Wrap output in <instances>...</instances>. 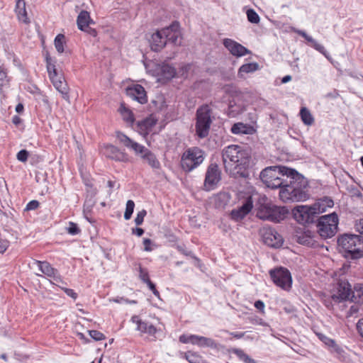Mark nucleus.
<instances>
[{"label": "nucleus", "instance_id": "nucleus-32", "mask_svg": "<svg viewBox=\"0 0 363 363\" xmlns=\"http://www.w3.org/2000/svg\"><path fill=\"white\" fill-rule=\"evenodd\" d=\"M119 111L123 116V119L130 124L135 122V117L133 111L128 108L125 107L124 104H121Z\"/></svg>", "mask_w": 363, "mask_h": 363}, {"label": "nucleus", "instance_id": "nucleus-63", "mask_svg": "<svg viewBox=\"0 0 363 363\" xmlns=\"http://www.w3.org/2000/svg\"><path fill=\"white\" fill-rule=\"evenodd\" d=\"M255 307L261 313H264V303L263 301L258 300L255 303Z\"/></svg>", "mask_w": 363, "mask_h": 363}, {"label": "nucleus", "instance_id": "nucleus-18", "mask_svg": "<svg viewBox=\"0 0 363 363\" xmlns=\"http://www.w3.org/2000/svg\"><path fill=\"white\" fill-rule=\"evenodd\" d=\"M223 44L232 55L237 57H242L250 53V50L247 48L233 39L225 38L223 40Z\"/></svg>", "mask_w": 363, "mask_h": 363}, {"label": "nucleus", "instance_id": "nucleus-61", "mask_svg": "<svg viewBox=\"0 0 363 363\" xmlns=\"http://www.w3.org/2000/svg\"><path fill=\"white\" fill-rule=\"evenodd\" d=\"M148 288L152 291L153 294L157 296V298H160V292L156 289V286L153 282H150L147 284Z\"/></svg>", "mask_w": 363, "mask_h": 363}, {"label": "nucleus", "instance_id": "nucleus-37", "mask_svg": "<svg viewBox=\"0 0 363 363\" xmlns=\"http://www.w3.org/2000/svg\"><path fill=\"white\" fill-rule=\"evenodd\" d=\"M196 345H198L199 347H208L211 348H216L217 346L214 340L199 335L198 337L197 342H196Z\"/></svg>", "mask_w": 363, "mask_h": 363}, {"label": "nucleus", "instance_id": "nucleus-13", "mask_svg": "<svg viewBox=\"0 0 363 363\" xmlns=\"http://www.w3.org/2000/svg\"><path fill=\"white\" fill-rule=\"evenodd\" d=\"M292 213L295 220L301 224L313 223L317 217L312 206H298L292 210Z\"/></svg>", "mask_w": 363, "mask_h": 363}, {"label": "nucleus", "instance_id": "nucleus-11", "mask_svg": "<svg viewBox=\"0 0 363 363\" xmlns=\"http://www.w3.org/2000/svg\"><path fill=\"white\" fill-rule=\"evenodd\" d=\"M259 235L267 245L274 248H279L282 246L284 239L282 236L273 228L264 226L259 230Z\"/></svg>", "mask_w": 363, "mask_h": 363}, {"label": "nucleus", "instance_id": "nucleus-55", "mask_svg": "<svg viewBox=\"0 0 363 363\" xmlns=\"http://www.w3.org/2000/svg\"><path fill=\"white\" fill-rule=\"evenodd\" d=\"M86 199H91L94 200V197L97 194V189L94 186L92 188H86Z\"/></svg>", "mask_w": 363, "mask_h": 363}, {"label": "nucleus", "instance_id": "nucleus-50", "mask_svg": "<svg viewBox=\"0 0 363 363\" xmlns=\"http://www.w3.org/2000/svg\"><path fill=\"white\" fill-rule=\"evenodd\" d=\"M164 236L169 242H176L179 240L178 237L170 230H166Z\"/></svg>", "mask_w": 363, "mask_h": 363}, {"label": "nucleus", "instance_id": "nucleus-6", "mask_svg": "<svg viewBox=\"0 0 363 363\" xmlns=\"http://www.w3.org/2000/svg\"><path fill=\"white\" fill-rule=\"evenodd\" d=\"M272 205L273 203L265 194L257 192L251 186V211L254 209L256 217L267 220Z\"/></svg>", "mask_w": 363, "mask_h": 363}, {"label": "nucleus", "instance_id": "nucleus-29", "mask_svg": "<svg viewBox=\"0 0 363 363\" xmlns=\"http://www.w3.org/2000/svg\"><path fill=\"white\" fill-rule=\"evenodd\" d=\"M230 199L231 196L229 192H219L215 197L216 205L218 208H225L230 202Z\"/></svg>", "mask_w": 363, "mask_h": 363}, {"label": "nucleus", "instance_id": "nucleus-10", "mask_svg": "<svg viewBox=\"0 0 363 363\" xmlns=\"http://www.w3.org/2000/svg\"><path fill=\"white\" fill-rule=\"evenodd\" d=\"M238 197L239 199L242 198L245 201L241 206L233 209L230 213V219L235 222L241 221L250 213V188L247 187L245 191H239Z\"/></svg>", "mask_w": 363, "mask_h": 363}, {"label": "nucleus", "instance_id": "nucleus-54", "mask_svg": "<svg viewBox=\"0 0 363 363\" xmlns=\"http://www.w3.org/2000/svg\"><path fill=\"white\" fill-rule=\"evenodd\" d=\"M319 339L325 345H327L328 347H330V346L333 344V342H335L334 340L327 337L326 335H323V334H318V335Z\"/></svg>", "mask_w": 363, "mask_h": 363}, {"label": "nucleus", "instance_id": "nucleus-52", "mask_svg": "<svg viewBox=\"0 0 363 363\" xmlns=\"http://www.w3.org/2000/svg\"><path fill=\"white\" fill-rule=\"evenodd\" d=\"M234 353H235L238 357L241 359L243 360L245 363H250V357L247 354H245L242 350L239 349H234L233 350Z\"/></svg>", "mask_w": 363, "mask_h": 363}, {"label": "nucleus", "instance_id": "nucleus-58", "mask_svg": "<svg viewBox=\"0 0 363 363\" xmlns=\"http://www.w3.org/2000/svg\"><path fill=\"white\" fill-rule=\"evenodd\" d=\"M62 289L68 296H70L74 300H76L77 298L78 295L73 289L68 288H62Z\"/></svg>", "mask_w": 363, "mask_h": 363}, {"label": "nucleus", "instance_id": "nucleus-59", "mask_svg": "<svg viewBox=\"0 0 363 363\" xmlns=\"http://www.w3.org/2000/svg\"><path fill=\"white\" fill-rule=\"evenodd\" d=\"M143 245H144V250L147 252H150L152 250V248L150 247L152 244V241L150 238H144L143 239Z\"/></svg>", "mask_w": 363, "mask_h": 363}, {"label": "nucleus", "instance_id": "nucleus-9", "mask_svg": "<svg viewBox=\"0 0 363 363\" xmlns=\"http://www.w3.org/2000/svg\"><path fill=\"white\" fill-rule=\"evenodd\" d=\"M222 179V172L215 162H211L207 167L205 178L203 181V189L206 191H211L216 189Z\"/></svg>", "mask_w": 363, "mask_h": 363}, {"label": "nucleus", "instance_id": "nucleus-60", "mask_svg": "<svg viewBox=\"0 0 363 363\" xmlns=\"http://www.w3.org/2000/svg\"><path fill=\"white\" fill-rule=\"evenodd\" d=\"M148 323L147 322L143 321L140 320L138 321V323L137 324V330H140L141 333H146L147 326Z\"/></svg>", "mask_w": 363, "mask_h": 363}, {"label": "nucleus", "instance_id": "nucleus-21", "mask_svg": "<svg viewBox=\"0 0 363 363\" xmlns=\"http://www.w3.org/2000/svg\"><path fill=\"white\" fill-rule=\"evenodd\" d=\"M149 41L150 48L154 52L161 51L167 45L165 37L162 33V29L152 33Z\"/></svg>", "mask_w": 363, "mask_h": 363}, {"label": "nucleus", "instance_id": "nucleus-7", "mask_svg": "<svg viewBox=\"0 0 363 363\" xmlns=\"http://www.w3.org/2000/svg\"><path fill=\"white\" fill-rule=\"evenodd\" d=\"M338 217L335 213L322 216L318 219L317 231L323 239L333 237L337 230Z\"/></svg>", "mask_w": 363, "mask_h": 363}, {"label": "nucleus", "instance_id": "nucleus-33", "mask_svg": "<svg viewBox=\"0 0 363 363\" xmlns=\"http://www.w3.org/2000/svg\"><path fill=\"white\" fill-rule=\"evenodd\" d=\"M330 353H332L336 358L342 361L345 359V352L335 341L329 347Z\"/></svg>", "mask_w": 363, "mask_h": 363}, {"label": "nucleus", "instance_id": "nucleus-16", "mask_svg": "<svg viewBox=\"0 0 363 363\" xmlns=\"http://www.w3.org/2000/svg\"><path fill=\"white\" fill-rule=\"evenodd\" d=\"M103 153L106 157L116 162H128L130 161L126 152L111 144L104 145Z\"/></svg>", "mask_w": 363, "mask_h": 363}, {"label": "nucleus", "instance_id": "nucleus-4", "mask_svg": "<svg viewBox=\"0 0 363 363\" xmlns=\"http://www.w3.org/2000/svg\"><path fill=\"white\" fill-rule=\"evenodd\" d=\"M213 111L208 104L200 106L196 112V134L199 138H206L213 122Z\"/></svg>", "mask_w": 363, "mask_h": 363}, {"label": "nucleus", "instance_id": "nucleus-19", "mask_svg": "<svg viewBox=\"0 0 363 363\" xmlns=\"http://www.w3.org/2000/svg\"><path fill=\"white\" fill-rule=\"evenodd\" d=\"M269 214V217L267 218V220L279 223L288 217L289 210L286 206H277L273 203Z\"/></svg>", "mask_w": 363, "mask_h": 363}, {"label": "nucleus", "instance_id": "nucleus-49", "mask_svg": "<svg viewBox=\"0 0 363 363\" xmlns=\"http://www.w3.org/2000/svg\"><path fill=\"white\" fill-rule=\"evenodd\" d=\"M29 152L25 149L20 150L17 155L16 158L18 161L26 162L28 160Z\"/></svg>", "mask_w": 363, "mask_h": 363}, {"label": "nucleus", "instance_id": "nucleus-14", "mask_svg": "<svg viewBox=\"0 0 363 363\" xmlns=\"http://www.w3.org/2000/svg\"><path fill=\"white\" fill-rule=\"evenodd\" d=\"M116 137L121 144L132 150L136 155H140V157H142V155H143L147 150L144 145L135 142L121 131L116 132Z\"/></svg>", "mask_w": 363, "mask_h": 363}, {"label": "nucleus", "instance_id": "nucleus-40", "mask_svg": "<svg viewBox=\"0 0 363 363\" xmlns=\"http://www.w3.org/2000/svg\"><path fill=\"white\" fill-rule=\"evenodd\" d=\"M11 77L8 76L6 69L0 66V89L10 86Z\"/></svg>", "mask_w": 363, "mask_h": 363}, {"label": "nucleus", "instance_id": "nucleus-23", "mask_svg": "<svg viewBox=\"0 0 363 363\" xmlns=\"http://www.w3.org/2000/svg\"><path fill=\"white\" fill-rule=\"evenodd\" d=\"M15 11L20 21L28 24L30 20L28 18L25 1L18 0L16 4Z\"/></svg>", "mask_w": 363, "mask_h": 363}, {"label": "nucleus", "instance_id": "nucleus-64", "mask_svg": "<svg viewBox=\"0 0 363 363\" xmlns=\"http://www.w3.org/2000/svg\"><path fill=\"white\" fill-rule=\"evenodd\" d=\"M356 327L359 334L363 337V318L358 320Z\"/></svg>", "mask_w": 363, "mask_h": 363}, {"label": "nucleus", "instance_id": "nucleus-5", "mask_svg": "<svg viewBox=\"0 0 363 363\" xmlns=\"http://www.w3.org/2000/svg\"><path fill=\"white\" fill-rule=\"evenodd\" d=\"M205 152L199 147L187 148L181 157V167L186 172H190L203 163Z\"/></svg>", "mask_w": 363, "mask_h": 363}, {"label": "nucleus", "instance_id": "nucleus-3", "mask_svg": "<svg viewBox=\"0 0 363 363\" xmlns=\"http://www.w3.org/2000/svg\"><path fill=\"white\" fill-rule=\"evenodd\" d=\"M340 252L347 259L357 260L363 257V236L343 234L337 238Z\"/></svg>", "mask_w": 363, "mask_h": 363}, {"label": "nucleus", "instance_id": "nucleus-20", "mask_svg": "<svg viewBox=\"0 0 363 363\" xmlns=\"http://www.w3.org/2000/svg\"><path fill=\"white\" fill-rule=\"evenodd\" d=\"M291 30L303 37L308 43H311V45L315 50L323 54L326 58L329 59V55L325 47L323 45L318 43L311 36L308 35L304 30H299L296 28H291Z\"/></svg>", "mask_w": 363, "mask_h": 363}, {"label": "nucleus", "instance_id": "nucleus-1", "mask_svg": "<svg viewBox=\"0 0 363 363\" xmlns=\"http://www.w3.org/2000/svg\"><path fill=\"white\" fill-rule=\"evenodd\" d=\"M286 177L284 189L279 190V199L284 203L298 202L309 198L308 184L306 178L296 169L285 166H271L259 174L261 181L267 186L278 176Z\"/></svg>", "mask_w": 363, "mask_h": 363}, {"label": "nucleus", "instance_id": "nucleus-41", "mask_svg": "<svg viewBox=\"0 0 363 363\" xmlns=\"http://www.w3.org/2000/svg\"><path fill=\"white\" fill-rule=\"evenodd\" d=\"M65 36L64 34H58L55 38L54 44L57 51L59 53H62L65 50L64 45L65 43Z\"/></svg>", "mask_w": 363, "mask_h": 363}, {"label": "nucleus", "instance_id": "nucleus-51", "mask_svg": "<svg viewBox=\"0 0 363 363\" xmlns=\"http://www.w3.org/2000/svg\"><path fill=\"white\" fill-rule=\"evenodd\" d=\"M146 214L147 211L145 209H143L137 213V216L135 218V223L137 225H140L143 223L144 218Z\"/></svg>", "mask_w": 363, "mask_h": 363}, {"label": "nucleus", "instance_id": "nucleus-2", "mask_svg": "<svg viewBox=\"0 0 363 363\" xmlns=\"http://www.w3.org/2000/svg\"><path fill=\"white\" fill-rule=\"evenodd\" d=\"M222 159L226 172H228L227 160L236 164L229 170V176L238 180L243 179L247 184L250 179V150L243 146L231 145L222 151Z\"/></svg>", "mask_w": 363, "mask_h": 363}, {"label": "nucleus", "instance_id": "nucleus-8", "mask_svg": "<svg viewBox=\"0 0 363 363\" xmlns=\"http://www.w3.org/2000/svg\"><path fill=\"white\" fill-rule=\"evenodd\" d=\"M269 275L273 283L281 289L289 291L292 286L291 272L285 267H276L269 271Z\"/></svg>", "mask_w": 363, "mask_h": 363}, {"label": "nucleus", "instance_id": "nucleus-56", "mask_svg": "<svg viewBox=\"0 0 363 363\" xmlns=\"http://www.w3.org/2000/svg\"><path fill=\"white\" fill-rule=\"evenodd\" d=\"M243 73H250V63H246L242 65L238 71V76L242 77L243 76Z\"/></svg>", "mask_w": 363, "mask_h": 363}, {"label": "nucleus", "instance_id": "nucleus-24", "mask_svg": "<svg viewBox=\"0 0 363 363\" xmlns=\"http://www.w3.org/2000/svg\"><path fill=\"white\" fill-rule=\"evenodd\" d=\"M77 23L80 30H84L85 28L91 23H94L91 18L89 13L86 11H82L77 16Z\"/></svg>", "mask_w": 363, "mask_h": 363}, {"label": "nucleus", "instance_id": "nucleus-62", "mask_svg": "<svg viewBox=\"0 0 363 363\" xmlns=\"http://www.w3.org/2000/svg\"><path fill=\"white\" fill-rule=\"evenodd\" d=\"M340 96L339 91L337 89H333V91L328 92L325 94L326 99H337Z\"/></svg>", "mask_w": 363, "mask_h": 363}, {"label": "nucleus", "instance_id": "nucleus-36", "mask_svg": "<svg viewBox=\"0 0 363 363\" xmlns=\"http://www.w3.org/2000/svg\"><path fill=\"white\" fill-rule=\"evenodd\" d=\"M233 134H250V125L242 123H235L231 128Z\"/></svg>", "mask_w": 363, "mask_h": 363}, {"label": "nucleus", "instance_id": "nucleus-38", "mask_svg": "<svg viewBox=\"0 0 363 363\" xmlns=\"http://www.w3.org/2000/svg\"><path fill=\"white\" fill-rule=\"evenodd\" d=\"M95 204V201L91 199H86L85 202L84 203V214L85 218L89 222V223H94V220H93L91 218H89V215L91 213V210L93 206Z\"/></svg>", "mask_w": 363, "mask_h": 363}, {"label": "nucleus", "instance_id": "nucleus-39", "mask_svg": "<svg viewBox=\"0 0 363 363\" xmlns=\"http://www.w3.org/2000/svg\"><path fill=\"white\" fill-rule=\"evenodd\" d=\"M286 184H288L286 182V177L281 178V177H279V176H278L274 179H273L271 182H267V186L268 188H271V189L279 188L280 190H282V189H284V186Z\"/></svg>", "mask_w": 363, "mask_h": 363}, {"label": "nucleus", "instance_id": "nucleus-45", "mask_svg": "<svg viewBox=\"0 0 363 363\" xmlns=\"http://www.w3.org/2000/svg\"><path fill=\"white\" fill-rule=\"evenodd\" d=\"M139 278L143 283H145L146 284L152 281L150 279L147 269L142 267L140 264H139Z\"/></svg>", "mask_w": 363, "mask_h": 363}, {"label": "nucleus", "instance_id": "nucleus-48", "mask_svg": "<svg viewBox=\"0 0 363 363\" xmlns=\"http://www.w3.org/2000/svg\"><path fill=\"white\" fill-rule=\"evenodd\" d=\"M67 232L70 235H75L80 233L81 230L77 223L74 222H69V226L67 228Z\"/></svg>", "mask_w": 363, "mask_h": 363}, {"label": "nucleus", "instance_id": "nucleus-28", "mask_svg": "<svg viewBox=\"0 0 363 363\" xmlns=\"http://www.w3.org/2000/svg\"><path fill=\"white\" fill-rule=\"evenodd\" d=\"M176 69L168 65L164 64L160 69V76L162 79L169 81L176 76Z\"/></svg>", "mask_w": 363, "mask_h": 363}, {"label": "nucleus", "instance_id": "nucleus-30", "mask_svg": "<svg viewBox=\"0 0 363 363\" xmlns=\"http://www.w3.org/2000/svg\"><path fill=\"white\" fill-rule=\"evenodd\" d=\"M52 84L55 88L62 95L63 99L66 100L69 99V86L65 79L61 81H55Z\"/></svg>", "mask_w": 363, "mask_h": 363}, {"label": "nucleus", "instance_id": "nucleus-12", "mask_svg": "<svg viewBox=\"0 0 363 363\" xmlns=\"http://www.w3.org/2000/svg\"><path fill=\"white\" fill-rule=\"evenodd\" d=\"M357 294L352 291L351 285L348 281H341L338 284L337 294L331 296L335 303H340L350 300L352 302H359Z\"/></svg>", "mask_w": 363, "mask_h": 363}, {"label": "nucleus", "instance_id": "nucleus-35", "mask_svg": "<svg viewBox=\"0 0 363 363\" xmlns=\"http://www.w3.org/2000/svg\"><path fill=\"white\" fill-rule=\"evenodd\" d=\"M301 121L306 125H311L314 123V118L306 107H302L300 110Z\"/></svg>", "mask_w": 363, "mask_h": 363}, {"label": "nucleus", "instance_id": "nucleus-34", "mask_svg": "<svg viewBox=\"0 0 363 363\" xmlns=\"http://www.w3.org/2000/svg\"><path fill=\"white\" fill-rule=\"evenodd\" d=\"M156 124V121L151 118H146L137 122L138 128L143 132H147Z\"/></svg>", "mask_w": 363, "mask_h": 363}, {"label": "nucleus", "instance_id": "nucleus-44", "mask_svg": "<svg viewBox=\"0 0 363 363\" xmlns=\"http://www.w3.org/2000/svg\"><path fill=\"white\" fill-rule=\"evenodd\" d=\"M135 203L132 200H128L126 203V208L124 213V218L125 220H129L134 211Z\"/></svg>", "mask_w": 363, "mask_h": 363}, {"label": "nucleus", "instance_id": "nucleus-15", "mask_svg": "<svg viewBox=\"0 0 363 363\" xmlns=\"http://www.w3.org/2000/svg\"><path fill=\"white\" fill-rule=\"evenodd\" d=\"M179 28V23L177 21H174L169 26L162 29V33L164 35L167 43H170L174 45H181V40L179 39L181 33Z\"/></svg>", "mask_w": 363, "mask_h": 363}, {"label": "nucleus", "instance_id": "nucleus-25", "mask_svg": "<svg viewBox=\"0 0 363 363\" xmlns=\"http://www.w3.org/2000/svg\"><path fill=\"white\" fill-rule=\"evenodd\" d=\"M141 158L145 160L153 169H160L161 167L160 162L156 155L149 149L142 155Z\"/></svg>", "mask_w": 363, "mask_h": 363}, {"label": "nucleus", "instance_id": "nucleus-43", "mask_svg": "<svg viewBox=\"0 0 363 363\" xmlns=\"http://www.w3.org/2000/svg\"><path fill=\"white\" fill-rule=\"evenodd\" d=\"M199 335H186L183 334L179 336V342L184 344L191 343L192 345H196V342H197Z\"/></svg>", "mask_w": 363, "mask_h": 363}, {"label": "nucleus", "instance_id": "nucleus-31", "mask_svg": "<svg viewBox=\"0 0 363 363\" xmlns=\"http://www.w3.org/2000/svg\"><path fill=\"white\" fill-rule=\"evenodd\" d=\"M45 62H46V68L48 74V77H51V75H55L58 73L56 69V60L52 59L48 52L45 53Z\"/></svg>", "mask_w": 363, "mask_h": 363}, {"label": "nucleus", "instance_id": "nucleus-22", "mask_svg": "<svg viewBox=\"0 0 363 363\" xmlns=\"http://www.w3.org/2000/svg\"><path fill=\"white\" fill-rule=\"evenodd\" d=\"M334 205L333 199L329 197L325 196L323 199H318L315 203L313 204V209L315 211L316 215L325 212L328 208H332Z\"/></svg>", "mask_w": 363, "mask_h": 363}, {"label": "nucleus", "instance_id": "nucleus-47", "mask_svg": "<svg viewBox=\"0 0 363 363\" xmlns=\"http://www.w3.org/2000/svg\"><path fill=\"white\" fill-rule=\"evenodd\" d=\"M88 332L91 337L96 341H100L106 339L105 335L99 330H90Z\"/></svg>", "mask_w": 363, "mask_h": 363}, {"label": "nucleus", "instance_id": "nucleus-26", "mask_svg": "<svg viewBox=\"0 0 363 363\" xmlns=\"http://www.w3.org/2000/svg\"><path fill=\"white\" fill-rule=\"evenodd\" d=\"M39 269L45 275L52 277H54L58 270L51 266V264L47 261H36Z\"/></svg>", "mask_w": 363, "mask_h": 363}, {"label": "nucleus", "instance_id": "nucleus-27", "mask_svg": "<svg viewBox=\"0 0 363 363\" xmlns=\"http://www.w3.org/2000/svg\"><path fill=\"white\" fill-rule=\"evenodd\" d=\"M182 357L186 359L189 363H205L203 357L197 352L187 351L181 353Z\"/></svg>", "mask_w": 363, "mask_h": 363}, {"label": "nucleus", "instance_id": "nucleus-42", "mask_svg": "<svg viewBox=\"0 0 363 363\" xmlns=\"http://www.w3.org/2000/svg\"><path fill=\"white\" fill-rule=\"evenodd\" d=\"M309 234L310 232H308L299 235L298 237V242L306 246H313L315 241Z\"/></svg>", "mask_w": 363, "mask_h": 363}, {"label": "nucleus", "instance_id": "nucleus-17", "mask_svg": "<svg viewBox=\"0 0 363 363\" xmlns=\"http://www.w3.org/2000/svg\"><path fill=\"white\" fill-rule=\"evenodd\" d=\"M125 93L127 96L141 104H145L147 102L146 91L140 84H136L128 86L125 89Z\"/></svg>", "mask_w": 363, "mask_h": 363}, {"label": "nucleus", "instance_id": "nucleus-46", "mask_svg": "<svg viewBox=\"0 0 363 363\" xmlns=\"http://www.w3.org/2000/svg\"><path fill=\"white\" fill-rule=\"evenodd\" d=\"M176 248L182 255L187 256V257H190L197 261H199V258L197 257H196L195 255L191 251H189L186 249V247L184 245H177Z\"/></svg>", "mask_w": 363, "mask_h": 363}, {"label": "nucleus", "instance_id": "nucleus-53", "mask_svg": "<svg viewBox=\"0 0 363 363\" xmlns=\"http://www.w3.org/2000/svg\"><path fill=\"white\" fill-rule=\"evenodd\" d=\"M39 206H40V202L38 201L32 200L27 203L25 211L35 210L39 207Z\"/></svg>", "mask_w": 363, "mask_h": 363}, {"label": "nucleus", "instance_id": "nucleus-57", "mask_svg": "<svg viewBox=\"0 0 363 363\" xmlns=\"http://www.w3.org/2000/svg\"><path fill=\"white\" fill-rule=\"evenodd\" d=\"M9 241L0 238V253H4L9 248Z\"/></svg>", "mask_w": 363, "mask_h": 363}]
</instances>
